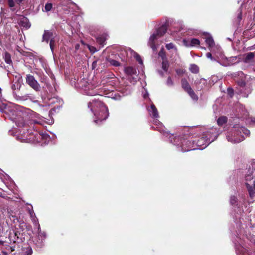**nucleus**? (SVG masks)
<instances>
[{"mask_svg":"<svg viewBox=\"0 0 255 255\" xmlns=\"http://www.w3.org/2000/svg\"><path fill=\"white\" fill-rule=\"evenodd\" d=\"M251 121H252L253 123H255V118H253L252 119Z\"/></svg>","mask_w":255,"mask_h":255,"instance_id":"nucleus-50","label":"nucleus"},{"mask_svg":"<svg viewBox=\"0 0 255 255\" xmlns=\"http://www.w3.org/2000/svg\"><path fill=\"white\" fill-rule=\"evenodd\" d=\"M238 18H239V19H241V12L240 13V14H239V15H238Z\"/></svg>","mask_w":255,"mask_h":255,"instance_id":"nucleus-51","label":"nucleus"},{"mask_svg":"<svg viewBox=\"0 0 255 255\" xmlns=\"http://www.w3.org/2000/svg\"><path fill=\"white\" fill-rule=\"evenodd\" d=\"M88 107L96 117L97 119L94 120V122L96 124L98 123L99 121L101 122L108 118V108L101 100H93L92 102L88 103Z\"/></svg>","mask_w":255,"mask_h":255,"instance_id":"nucleus-1","label":"nucleus"},{"mask_svg":"<svg viewBox=\"0 0 255 255\" xmlns=\"http://www.w3.org/2000/svg\"><path fill=\"white\" fill-rule=\"evenodd\" d=\"M129 51L130 52L131 54H132L133 56L136 58L137 61L139 62L140 64H143V61L139 54H138L137 53H136L135 52L131 49H129Z\"/></svg>","mask_w":255,"mask_h":255,"instance_id":"nucleus-24","label":"nucleus"},{"mask_svg":"<svg viewBox=\"0 0 255 255\" xmlns=\"http://www.w3.org/2000/svg\"><path fill=\"white\" fill-rule=\"evenodd\" d=\"M55 108H53V109L51 110V111H52V110L55 111Z\"/></svg>","mask_w":255,"mask_h":255,"instance_id":"nucleus-55","label":"nucleus"},{"mask_svg":"<svg viewBox=\"0 0 255 255\" xmlns=\"http://www.w3.org/2000/svg\"><path fill=\"white\" fill-rule=\"evenodd\" d=\"M255 56V53L253 52H249L247 53L245 56V61L246 62H249L252 60Z\"/></svg>","mask_w":255,"mask_h":255,"instance_id":"nucleus-23","label":"nucleus"},{"mask_svg":"<svg viewBox=\"0 0 255 255\" xmlns=\"http://www.w3.org/2000/svg\"><path fill=\"white\" fill-rule=\"evenodd\" d=\"M168 67L169 64L167 61H163L162 62V68L165 72L167 71Z\"/></svg>","mask_w":255,"mask_h":255,"instance_id":"nucleus-35","label":"nucleus"},{"mask_svg":"<svg viewBox=\"0 0 255 255\" xmlns=\"http://www.w3.org/2000/svg\"><path fill=\"white\" fill-rule=\"evenodd\" d=\"M4 241L0 240V245H3L4 244Z\"/></svg>","mask_w":255,"mask_h":255,"instance_id":"nucleus-49","label":"nucleus"},{"mask_svg":"<svg viewBox=\"0 0 255 255\" xmlns=\"http://www.w3.org/2000/svg\"><path fill=\"white\" fill-rule=\"evenodd\" d=\"M183 43L186 47H191V43L190 39H185L183 40Z\"/></svg>","mask_w":255,"mask_h":255,"instance_id":"nucleus-36","label":"nucleus"},{"mask_svg":"<svg viewBox=\"0 0 255 255\" xmlns=\"http://www.w3.org/2000/svg\"><path fill=\"white\" fill-rule=\"evenodd\" d=\"M1 91H2V90H1V88L0 87V96H1Z\"/></svg>","mask_w":255,"mask_h":255,"instance_id":"nucleus-53","label":"nucleus"},{"mask_svg":"<svg viewBox=\"0 0 255 255\" xmlns=\"http://www.w3.org/2000/svg\"><path fill=\"white\" fill-rule=\"evenodd\" d=\"M8 3L10 7H12L14 6V2L13 0H8Z\"/></svg>","mask_w":255,"mask_h":255,"instance_id":"nucleus-44","label":"nucleus"},{"mask_svg":"<svg viewBox=\"0 0 255 255\" xmlns=\"http://www.w3.org/2000/svg\"><path fill=\"white\" fill-rule=\"evenodd\" d=\"M20 84L18 82H15L13 83L11 86V88L13 91L16 90V89L19 90L20 88Z\"/></svg>","mask_w":255,"mask_h":255,"instance_id":"nucleus-32","label":"nucleus"},{"mask_svg":"<svg viewBox=\"0 0 255 255\" xmlns=\"http://www.w3.org/2000/svg\"><path fill=\"white\" fill-rule=\"evenodd\" d=\"M56 102L59 103V105L57 106V108H60V104H61L62 103V101L58 98L53 97V98L50 99L49 104H54Z\"/></svg>","mask_w":255,"mask_h":255,"instance_id":"nucleus-25","label":"nucleus"},{"mask_svg":"<svg viewBox=\"0 0 255 255\" xmlns=\"http://www.w3.org/2000/svg\"><path fill=\"white\" fill-rule=\"evenodd\" d=\"M216 129L212 128L203 132L202 137L195 142L196 149H203L217 138Z\"/></svg>","mask_w":255,"mask_h":255,"instance_id":"nucleus-5","label":"nucleus"},{"mask_svg":"<svg viewBox=\"0 0 255 255\" xmlns=\"http://www.w3.org/2000/svg\"><path fill=\"white\" fill-rule=\"evenodd\" d=\"M55 38L50 41V47L52 51H53L54 46Z\"/></svg>","mask_w":255,"mask_h":255,"instance_id":"nucleus-42","label":"nucleus"},{"mask_svg":"<svg viewBox=\"0 0 255 255\" xmlns=\"http://www.w3.org/2000/svg\"><path fill=\"white\" fill-rule=\"evenodd\" d=\"M166 48L168 50H170V49H174L175 50L176 52L177 51V49L175 46L174 44H173L172 43H170L167 44L166 45Z\"/></svg>","mask_w":255,"mask_h":255,"instance_id":"nucleus-33","label":"nucleus"},{"mask_svg":"<svg viewBox=\"0 0 255 255\" xmlns=\"http://www.w3.org/2000/svg\"><path fill=\"white\" fill-rule=\"evenodd\" d=\"M206 56L208 58L210 59L212 61L216 60L213 57L212 54L211 53H207Z\"/></svg>","mask_w":255,"mask_h":255,"instance_id":"nucleus-43","label":"nucleus"},{"mask_svg":"<svg viewBox=\"0 0 255 255\" xmlns=\"http://www.w3.org/2000/svg\"><path fill=\"white\" fill-rule=\"evenodd\" d=\"M227 118L225 116H221L219 117L217 120V123L219 125H223L226 123Z\"/></svg>","mask_w":255,"mask_h":255,"instance_id":"nucleus-28","label":"nucleus"},{"mask_svg":"<svg viewBox=\"0 0 255 255\" xmlns=\"http://www.w3.org/2000/svg\"><path fill=\"white\" fill-rule=\"evenodd\" d=\"M52 8V4L51 3H47L45 5V10L46 12L50 11Z\"/></svg>","mask_w":255,"mask_h":255,"instance_id":"nucleus-34","label":"nucleus"},{"mask_svg":"<svg viewBox=\"0 0 255 255\" xmlns=\"http://www.w3.org/2000/svg\"><path fill=\"white\" fill-rule=\"evenodd\" d=\"M228 94L232 97L233 95L234 90L231 88H228L227 89Z\"/></svg>","mask_w":255,"mask_h":255,"instance_id":"nucleus-41","label":"nucleus"},{"mask_svg":"<svg viewBox=\"0 0 255 255\" xmlns=\"http://www.w3.org/2000/svg\"><path fill=\"white\" fill-rule=\"evenodd\" d=\"M106 60L110 63L111 65L116 67L120 66V63L115 60L109 58H107Z\"/></svg>","mask_w":255,"mask_h":255,"instance_id":"nucleus-27","label":"nucleus"},{"mask_svg":"<svg viewBox=\"0 0 255 255\" xmlns=\"http://www.w3.org/2000/svg\"><path fill=\"white\" fill-rule=\"evenodd\" d=\"M28 212H29V213L30 215L31 218L33 222L34 223V224H35V226H37V223H38V219L36 217L33 210V209H32V210L29 209Z\"/></svg>","mask_w":255,"mask_h":255,"instance_id":"nucleus-21","label":"nucleus"},{"mask_svg":"<svg viewBox=\"0 0 255 255\" xmlns=\"http://www.w3.org/2000/svg\"><path fill=\"white\" fill-rule=\"evenodd\" d=\"M128 79L130 82L133 84H135L137 81V78L134 77V76H130L128 78Z\"/></svg>","mask_w":255,"mask_h":255,"instance_id":"nucleus-37","label":"nucleus"},{"mask_svg":"<svg viewBox=\"0 0 255 255\" xmlns=\"http://www.w3.org/2000/svg\"><path fill=\"white\" fill-rule=\"evenodd\" d=\"M237 56H232L229 58L225 57L221 60H217V61L221 65L223 66H229L234 63H236L238 60Z\"/></svg>","mask_w":255,"mask_h":255,"instance_id":"nucleus-12","label":"nucleus"},{"mask_svg":"<svg viewBox=\"0 0 255 255\" xmlns=\"http://www.w3.org/2000/svg\"><path fill=\"white\" fill-rule=\"evenodd\" d=\"M125 72L130 76L136 75V70L133 67H128L125 69Z\"/></svg>","mask_w":255,"mask_h":255,"instance_id":"nucleus-18","label":"nucleus"},{"mask_svg":"<svg viewBox=\"0 0 255 255\" xmlns=\"http://www.w3.org/2000/svg\"><path fill=\"white\" fill-rule=\"evenodd\" d=\"M167 26L165 25H163L159 28L155 32L152 34L149 40L148 45L154 51L157 50V47L154 43V41L158 38L162 36L167 31Z\"/></svg>","mask_w":255,"mask_h":255,"instance_id":"nucleus-7","label":"nucleus"},{"mask_svg":"<svg viewBox=\"0 0 255 255\" xmlns=\"http://www.w3.org/2000/svg\"><path fill=\"white\" fill-rule=\"evenodd\" d=\"M167 85L169 86L173 85V82L170 77H169L167 80Z\"/></svg>","mask_w":255,"mask_h":255,"instance_id":"nucleus-38","label":"nucleus"},{"mask_svg":"<svg viewBox=\"0 0 255 255\" xmlns=\"http://www.w3.org/2000/svg\"><path fill=\"white\" fill-rule=\"evenodd\" d=\"M182 72H183L182 70H181V69H177V70H176V72L179 75L182 74Z\"/></svg>","mask_w":255,"mask_h":255,"instance_id":"nucleus-46","label":"nucleus"},{"mask_svg":"<svg viewBox=\"0 0 255 255\" xmlns=\"http://www.w3.org/2000/svg\"><path fill=\"white\" fill-rule=\"evenodd\" d=\"M36 226L38 230V238L40 241L39 243L41 244L43 241L46 239V234L45 232L41 230L40 224L39 223H37V226Z\"/></svg>","mask_w":255,"mask_h":255,"instance_id":"nucleus-17","label":"nucleus"},{"mask_svg":"<svg viewBox=\"0 0 255 255\" xmlns=\"http://www.w3.org/2000/svg\"><path fill=\"white\" fill-rule=\"evenodd\" d=\"M195 84L196 85L202 84L200 88L201 89L203 88V86L206 84V80L204 78H201L199 80H196L195 81Z\"/></svg>","mask_w":255,"mask_h":255,"instance_id":"nucleus-30","label":"nucleus"},{"mask_svg":"<svg viewBox=\"0 0 255 255\" xmlns=\"http://www.w3.org/2000/svg\"><path fill=\"white\" fill-rule=\"evenodd\" d=\"M11 113V115L10 114L9 118L15 122L18 127H30L36 123L34 120H28L27 115L21 111L12 110Z\"/></svg>","mask_w":255,"mask_h":255,"instance_id":"nucleus-4","label":"nucleus"},{"mask_svg":"<svg viewBox=\"0 0 255 255\" xmlns=\"http://www.w3.org/2000/svg\"><path fill=\"white\" fill-rule=\"evenodd\" d=\"M253 168H255V163L252 165V169H251L250 168L248 171V173L245 176V180L247 181L246 183H248V181H250L255 177V171H253Z\"/></svg>","mask_w":255,"mask_h":255,"instance_id":"nucleus-15","label":"nucleus"},{"mask_svg":"<svg viewBox=\"0 0 255 255\" xmlns=\"http://www.w3.org/2000/svg\"><path fill=\"white\" fill-rule=\"evenodd\" d=\"M205 42L208 45L209 50L212 51V49L215 46V43L213 38L211 36H209L206 38Z\"/></svg>","mask_w":255,"mask_h":255,"instance_id":"nucleus-20","label":"nucleus"},{"mask_svg":"<svg viewBox=\"0 0 255 255\" xmlns=\"http://www.w3.org/2000/svg\"><path fill=\"white\" fill-rule=\"evenodd\" d=\"M106 39V37L104 35H100L96 38L97 43L101 47H103L104 45Z\"/></svg>","mask_w":255,"mask_h":255,"instance_id":"nucleus-22","label":"nucleus"},{"mask_svg":"<svg viewBox=\"0 0 255 255\" xmlns=\"http://www.w3.org/2000/svg\"><path fill=\"white\" fill-rule=\"evenodd\" d=\"M190 71L193 73H198L199 71V67L195 64H191L189 68Z\"/></svg>","mask_w":255,"mask_h":255,"instance_id":"nucleus-26","label":"nucleus"},{"mask_svg":"<svg viewBox=\"0 0 255 255\" xmlns=\"http://www.w3.org/2000/svg\"><path fill=\"white\" fill-rule=\"evenodd\" d=\"M96 62H97V61H94L92 63V66H94V65H95V64Z\"/></svg>","mask_w":255,"mask_h":255,"instance_id":"nucleus-52","label":"nucleus"},{"mask_svg":"<svg viewBox=\"0 0 255 255\" xmlns=\"http://www.w3.org/2000/svg\"><path fill=\"white\" fill-rule=\"evenodd\" d=\"M56 33L51 31L44 30L42 36V42H46L47 43L51 39L55 38Z\"/></svg>","mask_w":255,"mask_h":255,"instance_id":"nucleus-14","label":"nucleus"},{"mask_svg":"<svg viewBox=\"0 0 255 255\" xmlns=\"http://www.w3.org/2000/svg\"><path fill=\"white\" fill-rule=\"evenodd\" d=\"M88 48H89V50H90V51L92 53H94L97 51L96 48L94 46L89 45Z\"/></svg>","mask_w":255,"mask_h":255,"instance_id":"nucleus-40","label":"nucleus"},{"mask_svg":"<svg viewBox=\"0 0 255 255\" xmlns=\"http://www.w3.org/2000/svg\"><path fill=\"white\" fill-rule=\"evenodd\" d=\"M190 41L191 43V46L199 45L200 43L199 40L197 38L191 39Z\"/></svg>","mask_w":255,"mask_h":255,"instance_id":"nucleus-31","label":"nucleus"},{"mask_svg":"<svg viewBox=\"0 0 255 255\" xmlns=\"http://www.w3.org/2000/svg\"><path fill=\"white\" fill-rule=\"evenodd\" d=\"M246 185L247 188L248 189V191L249 192L250 197H254L255 195V191H254V190H255V180L254 181L253 188L252 186L251 185L248 183H246Z\"/></svg>","mask_w":255,"mask_h":255,"instance_id":"nucleus-19","label":"nucleus"},{"mask_svg":"<svg viewBox=\"0 0 255 255\" xmlns=\"http://www.w3.org/2000/svg\"><path fill=\"white\" fill-rule=\"evenodd\" d=\"M248 136L250 134V131L243 127L236 126L234 129L228 132L226 138L229 142L232 143H238L245 139L244 135Z\"/></svg>","mask_w":255,"mask_h":255,"instance_id":"nucleus-3","label":"nucleus"},{"mask_svg":"<svg viewBox=\"0 0 255 255\" xmlns=\"http://www.w3.org/2000/svg\"><path fill=\"white\" fill-rule=\"evenodd\" d=\"M181 85L184 90L188 93L192 99L194 100H198V97L197 95L192 89L191 86L186 79L184 78L181 80Z\"/></svg>","mask_w":255,"mask_h":255,"instance_id":"nucleus-10","label":"nucleus"},{"mask_svg":"<svg viewBox=\"0 0 255 255\" xmlns=\"http://www.w3.org/2000/svg\"><path fill=\"white\" fill-rule=\"evenodd\" d=\"M148 111L150 115L155 119L154 120V123L156 125H157V123L159 124V127L155 128H156V130H159L160 132L163 131L162 123H160V122L157 120V118H159V116L158 110L155 106L154 104H152L150 106V108L148 109ZM153 128H154V127H153Z\"/></svg>","mask_w":255,"mask_h":255,"instance_id":"nucleus-8","label":"nucleus"},{"mask_svg":"<svg viewBox=\"0 0 255 255\" xmlns=\"http://www.w3.org/2000/svg\"><path fill=\"white\" fill-rule=\"evenodd\" d=\"M2 253L3 255H8V253L4 251H2Z\"/></svg>","mask_w":255,"mask_h":255,"instance_id":"nucleus-47","label":"nucleus"},{"mask_svg":"<svg viewBox=\"0 0 255 255\" xmlns=\"http://www.w3.org/2000/svg\"><path fill=\"white\" fill-rule=\"evenodd\" d=\"M4 58L5 62L7 64H10L12 63V61L11 60V56L10 54L7 52H5L4 55Z\"/></svg>","mask_w":255,"mask_h":255,"instance_id":"nucleus-29","label":"nucleus"},{"mask_svg":"<svg viewBox=\"0 0 255 255\" xmlns=\"http://www.w3.org/2000/svg\"><path fill=\"white\" fill-rule=\"evenodd\" d=\"M170 142L176 145L179 151L187 152L192 150H195V141L192 138H184L183 137L175 136L172 135L169 137Z\"/></svg>","mask_w":255,"mask_h":255,"instance_id":"nucleus-2","label":"nucleus"},{"mask_svg":"<svg viewBox=\"0 0 255 255\" xmlns=\"http://www.w3.org/2000/svg\"><path fill=\"white\" fill-rule=\"evenodd\" d=\"M26 83L36 91H39L40 90V86L37 81L35 79L33 76L28 74L26 78Z\"/></svg>","mask_w":255,"mask_h":255,"instance_id":"nucleus-11","label":"nucleus"},{"mask_svg":"<svg viewBox=\"0 0 255 255\" xmlns=\"http://www.w3.org/2000/svg\"><path fill=\"white\" fill-rule=\"evenodd\" d=\"M34 140L39 142L40 140L44 141L45 144H48L51 140L50 136L46 133H41L34 135Z\"/></svg>","mask_w":255,"mask_h":255,"instance_id":"nucleus-13","label":"nucleus"},{"mask_svg":"<svg viewBox=\"0 0 255 255\" xmlns=\"http://www.w3.org/2000/svg\"><path fill=\"white\" fill-rule=\"evenodd\" d=\"M11 251H14V248L12 247H10Z\"/></svg>","mask_w":255,"mask_h":255,"instance_id":"nucleus-54","label":"nucleus"},{"mask_svg":"<svg viewBox=\"0 0 255 255\" xmlns=\"http://www.w3.org/2000/svg\"><path fill=\"white\" fill-rule=\"evenodd\" d=\"M237 75L241 78V79L237 81L236 92L239 94H242L243 96L246 97L251 93V89L249 87L246 86L245 82L243 79L246 77L243 72L239 71L237 72Z\"/></svg>","mask_w":255,"mask_h":255,"instance_id":"nucleus-6","label":"nucleus"},{"mask_svg":"<svg viewBox=\"0 0 255 255\" xmlns=\"http://www.w3.org/2000/svg\"><path fill=\"white\" fill-rule=\"evenodd\" d=\"M237 201V198L235 196H231L230 198V202L231 204L234 205Z\"/></svg>","mask_w":255,"mask_h":255,"instance_id":"nucleus-39","label":"nucleus"},{"mask_svg":"<svg viewBox=\"0 0 255 255\" xmlns=\"http://www.w3.org/2000/svg\"><path fill=\"white\" fill-rule=\"evenodd\" d=\"M18 24L26 29L29 28L31 26L29 20L25 17H21L18 19Z\"/></svg>","mask_w":255,"mask_h":255,"instance_id":"nucleus-16","label":"nucleus"},{"mask_svg":"<svg viewBox=\"0 0 255 255\" xmlns=\"http://www.w3.org/2000/svg\"><path fill=\"white\" fill-rule=\"evenodd\" d=\"M26 253H27V255H32V253H33V251H32V249L31 248H28L27 251H26Z\"/></svg>","mask_w":255,"mask_h":255,"instance_id":"nucleus-45","label":"nucleus"},{"mask_svg":"<svg viewBox=\"0 0 255 255\" xmlns=\"http://www.w3.org/2000/svg\"><path fill=\"white\" fill-rule=\"evenodd\" d=\"M15 1L18 3H21L23 0H15Z\"/></svg>","mask_w":255,"mask_h":255,"instance_id":"nucleus-48","label":"nucleus"},{"mask_svg":"<svg viewBox=\"0 0 255 255\" xmlns=\"http://www.w3.org/2000/svg\"><path fill=\"white\" fill-rule=\"evenodd\" d=\"M79 86L83 89L85 94L89 96H94L98 94L99 95L102 96V91L96 92L95 90L93 89L90 90V84L85 80L81 81L79 83Z\"/></svg>","mask_w":255,"mask_h":255,"instance_id":"nucleus-9","label":"nucleus"}]
</instances>
